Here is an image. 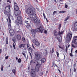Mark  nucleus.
Returning a JSON list of instances; mask_svg holds the SVG:
<instances>
[{"mask_svg":"<svg viewBox=\"0 0 77 77\" xmlns=\"http://www.w3.org/2000/svg\"><path fill=\"white\" fill-rule=\"evenodd\" d=\"M8 57L9 56H7L6 57H5V58L6 59H8Z\"/></svg>","mask_w":77,"mask_h":77,"instance_id":"nucleus-47","label":"nucleus"},{"mask_svg":"<svg viewBox=\"0 0 77 77\" xmlns=\"http://www.w3.org/2000/svg\"><path fill=\"white\" fill-rule=\"evenodd\" d=\"M18 6V5H17V3H16V2H14V8L15 6Z\"/></svg>","mask_w":77,"mask_h":77,"instance_id":"nucleus-32","label":"nucleus"},{"mask_svg":"<svg viewBox=\"0 0 77 77\" xmlns=\"http://www.w3.org/2000/svg\"><path fill=\"white\" fill-rule=\"evenodd\" d=\"M72 47H73V48H75V46L72 44Z\"/></svg>","mask_w":77,"mask_h":77,"instance_id":"nucleus-46","label":"nucleus"},{"mask_svg":"<svg viewBox=\"0 0 77 77\" xmlns=\"http://www.w3.org/2000/svg\"><path fill=\"white\" fill-rule=\"evenodd\" d=\"M2 49H0V53H2Z\"/></svg>","mask_w":77,"mask_h":77,"instance_id":"nucleus-64","label":"nucleus"},{"mask_svg":"<svg viewBox=\"0 0 77 77\" xmlns=\"http://www.w3.org/2000/svg\"><path fill=\"white\" fill-rule=\"evenodd\" d=\"M43 14V16L45 18V14L44 13Z\"/></svg>","mask_w":77,"mask_h":77,"instance_id":"nucleus-57","label":"nucleus"},{"mask_svg":"<svg viewBox=\"0 0 77 77\" xmlns=\"http://www.w3.org/2000/svg\"><path fill=\"white\" fill-rule=\"evenodd\" d=\"M69 18V16H67L64 20V21H66Z\"/></svg>","mask_w":77,"mask_h":77,"instance_id":"nucleus-26","label":"nucleus"},{"mask_svg":"<svg viewBox=\"0 0 77 77\" xmlns=\"http://www.w3.org/2000/svg\"><path fill=\"white\" fill-rule=\"evenodd\" d=\"M32 36L33 37V38H35V34H32Z\"/></svg>","mask_w":77,"mask_h":77,"instance_id":"nucleus-55","label":"nucleus"},{"mask_svg":"<svg viewBox=\"0 0 77 77\" xmlns=\"http://www.w3.org/2000/svg\"><path fill=\"white\" fill-rule=\"evenodd\" d=\"M72 50H73V49L72 48L71 53L69 54V55L70 56H71V57H72V56H73V55H72Z\"/></svg>","mask_w":77,"mask_h":77,"instance_id":"nucleus-24","label":"nucleus"},{"mask_svg":"<svg viewBox=\"0 0 77 77\" xmlns=\"http://www.w3.org/2000/svg\"><path fill=\"white\" fill-rule=\"evenodd\" d=\"M9 18V23L8 24V29L9 30H11V20L10 19V18H9V17L8 18Z\"/></svg>","mask_w":77,"mask_h":77,"instance_id":"nucleus-8","label":"nucleus"},{"mask_svg":"<svg viewBox=\"0 0 77 77\" xmlns=\"http://www.w3.org/2000/svg\"><path fill=\"white\" fill-rule=\"evenodd\" d=\"M42 58V56L41 55L39 54L38 52H36L35 54V59L37 60H39L40 59H41Z\"/></svg>","mask_w":77,"mask_h":77,"instance_id":"nucleus-4","label":"nucleus"},{"mask_svg":"<svg viewBox=\"0 0 77 77\" xmlns=\"http://www.w3.org/2000/svg\"><path fill=\"white\" fill-rule=\"evenodd\" d=\"M59 13H65V12H66V11H62L59 12Z\"/></svg>","mask_w":77,"mask_h":77,"instance_id":"nucleus-35","label":"nucleus"},{"mask_svg":"<svg viewBox=\"0 0 77 77\" xmlns=\"http://www.w3.org/2000/svg\"><path fill=\"white\" fill-rule=\"evenodd\" d=\"M72 32H69L66 37L67 42H69L70 40H71L72 38Z\"/></svg>","mask_w":77,"mask_h":77,"instance_id":"nucleus-3","label":"nucleus"},{"mask_svg":"<svg viewBox=\"0 0 77 77\" xmlns=\"http://www.w3.org/2000/svg\"><path fill=\"white\" fill-rule=\"evenodd\" d=\"M30 50L31 51L32 53L33 52V49H32V48H31Z\"/></svg>","mask_w":77,"mask_h":77,"instance_id":"nucleus-42","label":"nucleus"},{"mask_svg":"<svg viewBox=\"0 0 77 77\" xmlns=\"http://www.w3.org/2000/svg\"><path fill=\"white\" fill-rule=\"evenodd\" d=\"M26 12L27 14L30 15V17L32 18H34L37 20L35 19H31L32 21H33L34 23H37V24H39L40 23V20L39 18L37 17L36 14H35V8H29L26 10Z\"/></svg>","mask_w":77,"mask_h":77,"instance_id":"nucleus-1","label":"nucleus"},{"mask_svg":"<svg viewBox=\"0 0 77 77\" xmlns=\"http://www.w3.org/2000/svg\"><path fill=\"white\" fill-rule=\"evenodd\" d=\"M18 63H21V60L20 58H19L18 60Z\"/></svg>","mask_w":77,"mask_h":77,"instance_id":"nucleus-33","label":"nucleus"},{"mask_svg":"<svg viewBox=\"0 0 77 77\" xmlns=\"http://www.w3.org/2000/svg\"><path fill=\"white\" fill-rule=\"evenodd\" d=\"M76 39L73 40L72 41V43L75 44V45H77V42H76Z\"/></svg>","mask_w":77,"mask_h":77,"instance_id":"nucleus-20","label":"nucleus"},{"mask_svg":"<svg viewBox=\"0 0 77 77\" xmlns=\"http://www.w3.org/2000/svg\"><path fill=\"white\" fill-rule=\"evenodd\" d=\"M48 71H46V75L47 74H48Z\"/></svg>","mask_w":77,"mask_h":77,"instance_id":"nucleus-63","label":"nucleus"},{"mask_svg":"<svg viewBox=\"0 0 77 77\" xmlns=\"http://www.w3.org/2000/svg\"><path fill=\"white\" fill-rule=\"evenodd\" d=\"M67 47H66V49H65V51H66V53H67Z\"/></svg>","mask_w":77,"mask_h":77,"instance_id":"nucleus-45","label":"nucleus"},{"mask_svg":"<svg viewBox=\"0 0 77 77\" xmlns=\"http://www.w3.org/2000/svg\"><path fill=\"white\" fill-rule=\"evenodd\" d=\"M22 54H23V56H26V54H25L24 53H23Z\"/></svg>","mask_w":77,"mask_h":77,"instance_id":"nucleus-54","label":"nucleus"},{"mask_svg":"<svg viewBox=\"0 0 77 77\" xmlns=\"http://www.w3.org/2000/svg\"><path fill=\"white\" fill-rule=\"evenodd\" d=\"M45 19L47 21V23H48V20L47 18L46 17Z\"/></svg>","mask_w":77,"mask_h":77,"instance_id":"nucleus-58","label":"nucleus"},{"mask_svg":"<svg viewBox=\"0 0 77 77\" xmlns=\"http://www.w3.org/2000/svg\"><path fill=\"white\" fill-rule=\"evenodd\" d=\"M12 71L13 73L14 74H15V72H16V70L15 69H13Z\"/></svg>","mask_w":77,"mask_h":77,"instance_id":"nucleus-30","label":"nucleus"},{"mask_svg":"<svg viewBox=\"0 0 77 77\" xmlns=\"http://www.w3.org/2000/svg\"><path fill=\"white\" fill-rule=\"evenodd\" d=\"M7 2H8L9 3H11V1H9V0H8L7 1Z\"/></svg>","mask_w":77,"mask_h":77,"instance_id":"nucleus-51","label":"nucleus"},{"mask_svg":"<svg viewBox=\"0 0 77 77\" xmlns=\"http://www.w3.org/2000/svg\"><path fill=\"white\" fill-rule=\"evenodd\" d=\"M28 21H27L26 20L25 21V24H26L27 25H26V26H28V27H29V26H30V23H28Z\"/></svg>","mask_w":77,"mask_h":77,"instance_id":"nucleus-18","label":"nucleus"},{"mask_svg":"<svg viewBox=\"0 0 77 77\" xmlns=\"http://www.w3.org/2000/svg\"><path fill=\"white\" fill-rule=\"evenodd\" d=\"M15 30L16 31H17V32H20V27H18V28H16V27H15Z\"/></svg>","mask_w":77,"mask_h":77,"instance_id":"nucleus-19","label":"nucleus"},{"mask_svg":"<svg viewBox=\"0 0 77 77\" xmlns=\"http://www.w3.org/2000/svg\"><path fill=\"white\" fill-rule=\"evenodd\" d=\"M53 33H54V35L55 36H57L58 34V32L54 30L53 32Z\"/></svg>","mask_w":77,"mask_h":77,"instance_id":"nucleus-15","label":"nucleus"},{"mask_svg":"<svg viewBox=\"0 0 77 77\" xmlns=\"http://www.w3.org/2000/svg\"><path fill=\"white\" fill-rule=\"evenodd\" d=\"M73 70L75 72H76V69H75V67H73Z\"/></svg>","mask_w":77,"mask_h":77,"instance_id":"nucleus-36","label":"nucleus"},{"mask_svg":"<svg viewBox=\"0 0 77 77\" xmlns=\"http://www.w3.org/2000/svg\"><path fill=\"white\" fill-rule=\"evenodd\" d=\"M44 33L45 34H47V30H45L44 31Z\"/></svg>","mask_w":77,"mask_h":77,"instance_id":"nucleus-41","label":"nucleus"},{"mask_svg":"<svg viewBox=\"0 0 77 77\" xmlns=\"http://www.w3.org/2000/svg\"><path fill=\"white\" fill-rule=\"evenodd\" d=\"M32 48H33V49H34V50H35V47H34V46H33V44H32Z\"/></svg>","mask_w":77,"mask_h":77,"instance_id":"nucleus-48","label":"nucleus"},{"mask_svg":"<svg viewBox=\"0 0 77 77\" xmlns=\"http://www.w3.org/2000/svg\"><path fill=\"white\" fill-rule=\"evenodd\" d=\"M27 47L28 48V50L29 51V50H30V47H29L30 46L28 45V44H27Z\"/></svg>","mask_w":77,"mask_h":77,"instance_id":"nucleus-28","label":"nucleus"},{"mask_svg":"<svg viewBox=\"0 0 77 77\" xmlns=\"http://www.w3.org/2000/svg\"><path fill=\"white\" fill-rule=\"evenodd\" d=\"M17 39H18L19 40H21V37L20 35L18 34L17 35Z\"/></svg>","mask_w":77,"mask_h":77,"instance_id":"nucleus-14","label":"nucleus"},{"mask_svg":"<svg viewBox=\"0 0 77 77\" xmlns=\"http://www.w3.org/2000/svg\"><path fill=\"white\" fill-rule=\"evenodd\" d=\"M33 19H35V20H37L36 19L34 18V17L32 18L30 17V18H27L28 20H31V21H33V20H32V19H33Z\"/></svg>","mask_w":77,"mask_h":77,"instance_id":"nucleus-27","label":"nucleus"},{"mask_svg":"<svg viewBox=\"0 0 77 77\" xmlns=\"http://www.w3.org/2000/svg\"><path fill=\"white\" fill-rule=\"evenodd\" d=\"M1 69L2 71H3V67L1 68Z\"/></svg>","mask_w":77,"mask_h":77,"instance_id":"nucleus-59","label":"nucleus"},{"mask_svg":"<svg viewBox=\"0 0 77 77\" xmlns=\"http://www.w3.org/2000/svg\"><path fill=\"white\" fill-rule=\"evenodd\" d=\"M43 30H44V29L42 27L40 26L38 28L35 29H32L31 32L32 33L35 35L36 32H40L42 33Z\"/></svg>","mask_w":77,"mask_h":77,"instance_id":"nucleus-2","label":"nucleus"},{"mask_svg":"<svg viewBox=\"0 0 77 77\" xmlns=\"http://www.w3.org/2000/svg\"><path fill=\"white\" fill-rule=\"evenodd\" d=\"M56 12H57V11H55L53 12V14H56Z\"/></svg>","mask_w":77,"mask_h":77,"instance_id":"nucleus-56","label":"nucleus"},{"mask_svg":"<svg viewBox=\"0 0 77 77\" xmlns=\"http://www.w3.org/2000/svg\"><path fill=\"white\" fill-rule=\"evenodd\" d=\"M75 64H76V63H74V65H73L74 67H75Z\"/></svg>","mask_w":77,"mask_h":77,"instance_id":"nucleus-52","label":"nucleus"},{"mask_svg":"<svg viewBox=\"0 0 77 77\" xmlns=\"http://www.w3.org/2000/svg\"><path fill=\"white\" fill-rule=\"evenodd\" d=\"M58 71H59V72L60 73H61V72H60V70L59 69H58Z\"/></svg>","mask_w":77,"mask_h":77,"instance_id":"nucleus-62","label":"nucleus"},{"mask_svg":"<svg viewBox=\"0 0 77 77\" xmlns=\"http://www.w3.org/2000/svg\"><path fill=\"white\" fill-rule=\"evenodd\" d=\"M35 69H32V71L31 72V75L32 77H37L36 75V73L35 72Z\"/></svg>","mask_w":77,"mask_h":77,"instance_id":"nucleus-5","label":"nucleus"},{"mask_svg":"<svg viewBox=\"0 0 77 77\" xmlns=\"http://www.w3.org/2000/svg\"><path fill=\"white\" fill-rule=\"evenodd\" d=\"M13 47L14 49H15V43H13Z\"/></svg>","mask_w":77,"mask_h":77,"instance_id":"nucleus-40","label":"nucleus"},{"mask_svg":"<svg viewBox=\"0 0 77 77\" xmlns=\"http://www.w3.org/2000/svg\"><path fill=\"white\" fill-rule=\"evenodd\" d=\"M57 39L60 42H62V36H60V37L59 38H57Z\"/></svg>","mask_w":77,"mask_h":77,"instance_id":"nucleus-23","label":"nucleus"},{"mask_svg":"<svg viewBox=\"0 0 77 77\" xmlns=\"http://www.w3.org/2000/svg\"><path fill=\"white\" fill-rule=\"evenodd\" d=\"M30 63H35V60H31Z\"/></svg>","mask_w":77,"mask_h":77,"instance_id":"nucleus-34","label":"nucleus"},{"mask_svg":"<svg viewBox=\"0 0 77 77\" xmlns=\"http://www.w3.org/2000/svg\"><path fill=\"white\" fill-rule=\"evenodd\" d=\"M75 38H77V36H75L73 37V39H75Z\"/></svg>","mask_w":77,"mask_h":77,"instance_id":"nucleus-49","label":"nucleus"},{"mask_svg":"<svg viewBox=\"0 0 77 77\" xmlns=\"http://www.w3.org/2000/svg\"><path fill=\"white\" fill-rule=\"evenodd\" d=\"M54 52V49H53L52 51V53H53Z\"/></svg>","mask_w":77,"mask_h":77,"instance_id":"nucleus-61","label":"nucleus"},{"mask_svg":"<svg viewBox=\"0 0 77 77\" xmlns=\"http://www.w3.org/2000/svg\"><path fill=\"white\" fill-rule=\"evenodd\" d=\"M2 12H4L5 14V15H8V13H9V12L6 11H3Z\"/></svg>","mask_w":77,"mask_h":77,"instance_id":"nucleus-25","label":"nucleus"},{"mask_svg":"<svg viewBox=\"0 0 77 77\" xmlns=\"http://www.w3.org/2000/svg\"><path fill=\"white\" fill-rule=\"evenodd\" d=\"M17 19L18 21H22V17L21 16H19L17 17Z\"/></svg>","mask_w":77,"mask_h":77,"instance_id":"nucleus-17","label":"nucleus"},{"mask_svg":"<svg viewBox=\"0 0 77 77\" xmlns=\"http://www.w3.org/2000/svg\"><path fill=\"white\" fill-rule=\"evenodd\" d=\"M5 11L7 12H11V9H10V7L7 6L6 7L5 9Z\"/></svg>","mask_w":77,"mask_h":77,"instance_id":"nucleus-10","label":"nucleus"},{"mask_svg":"<svg viewBox=\"0 0 77 77\" xmlns=\"http://www.w3.org/2000/svg\"><path fill=\"white\" fill-rule=\"evenodd\" d=\"M16 25H17L18 27H20V26H19V24L18 23H16Z\"/></svg>","mask_w":77,"mask_h":77,"instance_id":"nucleus-50","label":"nucleus"},{"mask_svg":"<svg viewBox=\"0 0 77 77\" xmlns=\"http://www.w3.org/2000/svg\"><path fill=\"white\" fill-rule=\"evenodd\" d=\"M77 30V22H75L74 24V27L73 28V32L76 31Z\"/></svg>","mask_w":77,"mask_h":77,"instance_id":"nucleus-7","label":"nucleus"},{"mask_svg":"<svg viewBox=\"0 0 77 77\" xmlns=\"http://www.w3.org/2000/svg\"><path fill=\"white\" fill-rule=\"evenodd\" d=\"M21 14V11L18 10L14 12V14L16 16L17 15H20Z\"/></svg>","mask_w":77,"mask_h":77,"instance_id":"nucleus-9","label":"nucleus"},{"mask_svg":"<svg viewBox=\"0 0 77 77\" xmlns=\"http://www.w3.org/2000/svg\"><path fill=\"white\" fill-rule=\"evenodd\" d=\"M61 24H60V25L59 26V27H58L59 30H60V27H61Z\"/></svg>","mask_w":77,"mask_h":77,"instance_id":"nucleus-37","label":"nucleus"},{"mask_svg":"<svg viewBox=\"0 0 77 77\" xmlns=\"http://www.w3.org/2000/svg\"><path fill=\"white\" fill-rule=\"evenodd\" d=\"M56 53L57 54V57H59V53H58L57 51H56Z\"/></svg>","mask_w":77,"mask_h":77,"instance_id":"nucleus-39","label":"nucleus"},{"mask_svg":"<svg viewBox=\"0 0 77 77\" xmlns=\"http://www.w3.org/2000/svg\"><path fill=\"white\" fill-rule=\"evenodd\" d=\"M41 60L42 61V63H44V62H45V61H46V59L45 58H43L41 59Z\"/></svg>","mask_w":77,"mask_h":77,"instance_id":"nucleus-21","label":"nucleus"},{"mask_svg":"<svg viewBox=\"0 0 77 77\" xmlns=\"http://www.w3.org/2000/svg\"><path fill=\"white\" fill-rule=\"evenodd\" d=\"M22 40H23V42L25 41V38H24V37H23L22 38Z\"/></svg>","mask_w":77,"mask_h":77,"instance_id":"nucleus-44","label":"nucleus"},{"mask_svg":"<svg viewBox=\"0 0 77 77\" xmlns=\"http://www.w3.org/2000/svg\"><path fill=\"white\" fill-rule=\"evenodd\" d=\"M12 41H13L15 43V41H16V40L15 39H12Z\"/></svg>","mask_w":77,"mask_h":77,"instance_id":"nucleus-43","label":"nucleus"},{"mask_svg":"<svg viewBox=\"0 0 77 77\" xmlns=\"http://www.w3.org/2000/svg\"><path fill=\"white\" fill-rule=\"evenodd\" d=\"M9 15L10 17H8V20H9V18L10 20H11V19L12 20H14V17H13V16H12V14L11 13L10 14H9Z\"/></svg>","mask_w":77,"mask_h":77,"instance_id":"nucleus-13","label":"nucleus"},{"mask_svg":"<svg viewBox=\"0 0 77 77\" xmlns=\"http://www.w3.org/2000/svg\"><path fill=\"white\" fill-rule=\"evenodd\" d=\"M34 43L35 45H36L37 46H39L40 45V43L38 41L36 40H34Z\"/></svg>","mask_w":77,"mask_h":77,"instance_id":"nucleus-12","label":"nucleus"},{"mask_svg":"<svg viewBox=\"0 0 77 77\" xmlns=\"http://www.w3.org/2000/svg\"><path fill=\"white\" fill-rule=\"evenodd\" d=\"M60 30H59V32H58V34L59 35H62L63 34V32L61 31V32H60Z\"/></svg>","mask_w":77,"mask_h":77,"instance_id":"nucleus-31","label":"nucleus"},{"mask_svg":"<svg viewBox=\"0 0 77 77\" xmlns=\"http://www.w3.org/2000/svg\"><path fill=\"white\" fill-rule=\"evenodd\" d=\"M41 64L38 63V64L36 65L35 67V71L37 72H38L39 71V67L40 66Z\"/></svg>","mask_w":77,"mask_h":77,"instance_id":"nucleus-6","label":"nucleus"},{"mask_svg":"<svg viewBox=\"0 0 77 77\" xmlns=\"http://www.w3.org/2000/svg\"><path fill=\"white\" fill-rule=\"evenodd\" d=\"M8 37H6V44H8Z\"/></svg>","mask_w":77,"mask_h":77,"instance_id":"nucleus-29","label":"nucleus"},{"mask_svg":"<svg viewBox=\"0 0 77 77\" xmlns=\"http://www.w3.org/2000/svg\"><path fill=\"white\" fill-rule=\"evenodd\" d=\"M25 46V44H21V45H20L19 46V48H22L23 47H24Z\"/></svg>","mask_w":77,"mask_h":77,"instance_id":"nucleus-22","label":"nucleus"},{"mask_svg":"<svg viewBox=\"0 0 77 77\" xmlns=\"http://www.w3.org/2000/svg\"><path fill=\"white\" fill-rule=\"evenodd\" d=\"M18 23L20 24H22V21H18Z\"/></svg>","mask_w":77,"mask_h":77,"instance_id":"nucleus-38","label":"nucleus"},{"mask_svg":"<svg viewBox=\"0 0 77 77\" xmlns=\"http://www.w3.org/2000/svg\"><path fill=\"white\" fill-rule=\"evenodd\" d=\"M14 11H18L19 9V8H18V6H15L14 7Z\"/></svg>","mask_w":77,"mask_h":77,"instance_id":"nucleus-16","label":"nucleus"},{"mask_svg":"<svg viewBox=\"0 0 77 77\" xmlns=\"http://www.w3.org/2000/svg\"><path fill=\"white\" fill-rule=\"evenodd\" d=\"M9 33L10 36H13L14 35V33H15V32L13 29H11L9 30Z\"/></svg>","mask_w":77,"mask_h":77,"instance_id":"nucleus-11","label":"nucleus"},{"mask_svg":"<svg viewBox=\"0 0 77 77\" xmlns=\"http://www.w3.org/2000/svg\"><path fill=\"white\" fill-rule=\"evenodd\" d=\"M29 54H30L31 57H32V54H31V53H30V52H29Z\"/></svg>","mask_w":77,"mask_h":77,"instance_id":"nucleus-60","label":"nucleus"},{"mask_svg":"<svg viewBox=\"0 0 77 77\" xmlns=\"http://www.w3.org/2000/svg\"><path fill=\"white\" fill-rule=\"evenodd\" d=\"M65 8H68V5H65Z\"/></svg>","mask_w":77,"mask_h":77,"instance_id":"nucleus-53","label":"nucleus"}]
</instances>
